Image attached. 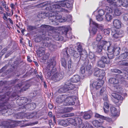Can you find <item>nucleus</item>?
<instances>
[{"label":"nucleus","mask_w":128,"mask_h":128,"mask_svg":"<svg viewBox=\"0 0 128 128\" xmlns=\"http://www.w3.org/2000/svg\"><path fill=\"white\" fill-rule=\"evenodd\" d=\"M59 12L55 13L54 11H50L46 13H42L41 17L43 18L49 16V19L51 20L52 24L56 25L58 24V22H63L66 21L70 22L72 20V16L68 15L66 16V18L64 16H59Z\"/></svg>","instance_id":"f257e3e1"},{"label":"nucleus","mask_w":128,"mask_h":128,"mask_svg":"<svg viewBox=\"0 0 128 128\" xmlns=\"http://www.w3.org/2000/svg\"><path fill=\"white\" fill-rule=\"evenodd\" d=\"M58 1V3L54 4L50 6V8L51 10L50 11H54L55 13H60V12L65 11L64 9L62 8L61 6L68 8H70L72 6V4H70L66 1Z\"/></svg>","instance_id":"f03ea898"},{"label":"nucleus","mask_w":128,"mask_h":128,"mask_svg":"<svg viewBox=\"0 0 128 128\" xmlns=\"http://www.w3.org/2000/svg\"><path fill=\"white\" fill-rule=\"evenodd\" d=\"M74 96L68 97L66 95H62L57 98L56 102L59 104L64 102V104L65 105H74L75 103L74 101L76 100Z\"/></svg>","instance_id":"7ed1b4c3"},{"label":"nucleus","mask_w":128,"mask_h":128,"mask_svg":"<svg viewBox=\"0 0 128 128\" xmlns=\"http://www.w3.org/2000/svg\"><path fill=\"white\" fill-rule=\"evenodd\" d=\"M40 31L42 33V34H40L41 38L43 40H49L50 38L49 36L52 35V32L51 30L52 29V27L49 26L47 25H42L40 27Z\"/></svg>","instance_id":"20e7f679"},{"label":"nucleus","mask_w":128,"mask_h":128,"mask_svg":"<svg viewBox=\"0 0 128 128\" xmlns=\"http://www.w3.org/2000/svg\"><path fill=\"white\" fill-rule=\"evenodd\" d=\"M89 22L90 27L89 31L90 35L93 36L97 32L98 30L97 28L101 29L102 28V25L98 24L94 21L91 18H90Z\"/></svg>","instance_id":"39448f33"},{"label":"nucleus","mask_w":128,"mask_h":128,"mask_svg":"<svg viewBox=\"0 0 128 128\" xmlns=\"http://www.w3.org/2000/svg\"><path fill=\"white\" fill-rule=\"evenodd\" d=\"M50 62H48L47 67V69L44 72V74L46 75L48 78L50 77L52 73H53L56 70V68L55 67L56 64V61L53 59H51Z\"/></svg>","instance_id":"423d86ee"},{"label":"nucleus","mask_w":128,"mask_h":128,"mask_svg":"<svg viewBox=\"0 0 128 128\" xmlns=\"http://www.w3.org/2000/svg\"><path fill=\"white\" fill-rule=\"evenodd\" d=\"M109 82L113 85L114 92H118L121 90L122 88L120 86V79L118 77L111 78L109 79Z\"/></svg>","instance_id":"0eeeda50"},{"label":"nucleus","mask_w":128,"mask_h":128,"mask_svg":"<svg viewBox=\"0 0 128 128\" xmlns=\"http://www.w3.org/2000/svg\"><path fill=\"white\" fill-rule=\"evenodd\" d=\"M104 83L103 80H99L95 81L90 85V87L92 97L94 98V95L93 94V90L95 91L100 88Z\"/></svg>","instance_id":"6e6552de"},{"label":"nucleus","mask_w":128,"mask_h":128,"mask_svg":"<svg viewBox=\"0 0 128 128\" xmlns=\"http://www.w3.org/2000/svg\"><path fill=\"white\" fill-rule=\"evenodd\" d=\"M124 32L122 30H118L116 31L114 33L112 34V38L114 42H118L120 40L121 38L124 35Z\"/></svg>","instance_id":"1a4fd4ad"},{"label":"nucleus","mask_w":128,"mask_h":128,"mask_svg":"<svg viewBox=\"0 0 128 128\" xmlns=\"http://www.w3.org/2000/svg\"><path fill=\"white\" fill-rule=\"evenodd\" d=\"M67 48H66L65 49L64 56H66V57L68 59L67 60H69L68 62V72L70 74H72L75 72L76 69L75 66L71 64V59L69 57V56L68 54L67 50Z\"/></svg>","instance_id":"9d476101"},{"label":"nucleus","mask_w":128,"mask_h":128,"mask_svg":"<svg viewBox=\"0 0 128 128\" xmlns=\"http://www.w3.org/2000/svg\"><path fill=\"white\" fill-rule=\"evenodd\" d=\"M105 10V12L106 13L105 16V19L107 21L110 22L113 18L112 10L109 7L106 6Z\"/></svg>","instance_id":"9b49d317"},{"label":"nucleus","mask_w":128,"mask_h":128,"mask_svg":"<svg viewBox=\"0 0 128 128\" xmlns=\"http://www.w3.org/2000/svg\"><path fill=\"white\" fill-rule=\"evenodd\" d=\"M102 44H105L104 50H107L109 53H113L114 47L111 45V44L110 42L103 41L101 42Z\"/></svg>","instance_id":"f8f14e48"},{"label":"nucleus","mask_w":128,"mask_h":128,"mask_svg":"<svg viewBox=\"0 0 128 128\" xmlns=\"http://www.w3.org/2000/svg\"><path fill=\"white\" fill-rule=\"evenodd\" d=\"M69 124H71L76 126L82 123V120L79 118H75L74 119L68 118Z\"/></svg>","instance_id":"ddd939ff"},{"label":"nucleus","mask_w":128,"mask_h":128,"mask_svg":"<svg viewBox=\"0 0 128 128\" xmlns=\"http://www.w3.org/2000/svg\"><path fill=\"white\" fill-rule=\"evenodd\" d=\"M63 77V75L60 73H56L52 76L51 78L52 80L55 82L60 80Z\"/></svg>","instance_id":"4468645a"},{"label":"nucleus","mask_w":128,"mask_h":128,"mask_svg":"<svg viewBox=\"0 0 128 128\" xmlns=\"http://www.w3.org/2000/svg\"><path fill=\"white\" fill-rule=\"evenodd\" d=\"M77 51L79 53V54H78L77 52L75 51L74 52V56L76 58H77L79 56H80L81 57L82 55L83 54L82 53V49L81 45L80 44L78 46L77 48Z\"/></svg>","instance_id":"2eb2a0df"},{"label":"nucleus","mask_w":128,"mask_h":128,"mask_svg":"<svg viewBox=\"0 0 128 128\" xmlns=\"http://www.w3.org/2000/svg\"><path fill=\"white\" fill-rule=\"evenodd\" d=\"M111 96L112 98H114L117 100L116 102L117 103L120 102V103H121L122 102L121 100L123 99V98L121 96L115 93H112Z\"/></svg>","instance_id":"dca6fc26"},{"label":"nucleus","mask_w":128,"mask_h":128,"mask_svg":"<svg viewBox=\"0 0 128 128\" xmlns=\"http://www.w3.org/2000/svg\"><path fill=\"white\" fill-rule=\"evenodd\" d=\"M111 115L113 116L118 117L119 115L117 109L114 106H111L110 108Z\"/></svg>","instance_id":"f3484780"},{"label":"nucleus","mask_w":128,"mask_h":128,"mask_svg":"<svg viewBox=\"0 0 128 128\" xmlns=\"http://www.w3.org/2000/svg\"><path fill=\"white\" fill-rule=\"evenodd\" d=\"M65 85L66 86V88L67 89V91L72 90H77L78 89V86L76 85H75L74 84L70 83L69 84H65Z\"/></svg>","instance_id":"a211bd4d"},{"label":"nucleus","mask_w":128,"mask_h":128,"mask_svg":"<svg viewBox=\"0 0 128 128\" xmlns=\"http://www.w3.org/2000/svg\"><path fill=\"white\" fill-rule=\"evenodd\" d=\"M114 26L117 28H121L122 24V23L121 21L118 20H114L113 22Z\"/></svg>","instance_id":"6ab92c4d"},{"label":"nucleus","mask_w":128,"mask_h":128,"mask_svg":"<svg viewBox=\"0 0 128 128\" xmlns=\"http://www.w3.org/2000/svg\"><path fill=\"white\" fill-rule=\"evenodd\" d=\"M80 78L78 75L74 76L70 79L71 82H73L76 83L79 82L80 80Z\"/></svg>","instance_id":"aec40b11"},{"label":"nucleus","mask_w":128,"mask_h":128,"mask_svg":"<svg viewBox=\"0 0 128 128\" xmlns=\"http://www.w3.org/2000/svg\"><path fill=\"white\" fill-rule=\"evenodd\" d=\"M70 28V27L69 26H62V32L65 34H66L67 37L68 38H69L70 37L69 36H68V34H67V32Z\"/></svg>","instance_id":"412c9836"},{"label":"nucleus","mask_w":128,"mask_h":128,"mask_svg":"<svg viewBox=\"0 0 128 128\" xmlns=\"http://www.w3.org/2000/svg\"><path fill=\"white\" fill-rule=\"evenodd\" d=\"M126 2V1L124 0L123 1L122 0H119L115 2V5H114V6L118 7L122 6L124 7L125 5V3Z\"/></svg>","instance_id":"4be33fe9"},{"label":"nucleus","mask_w":128,"mask_h":128,"mask_svg":"<svg viewBox=\"0 0 128 128\" xmlns=\"http://www.w3.org/2000/svg\"><path fill=\"white\" fill-rule=\"evenodd\" d=\"M106 6L105 7L104 9V10L102 9H98L94 11L93 13V14L94 15H96V14L98 12V15H100L101 16H103L105 13V8Z\"/></svg>","instance_id":"5701e85b"},{"label":"nucleus","mask_w":128,"mask_h":128,"mask_svg":"<svg viewBox=\"0 0 128 128\" xmlns=\"http://www.w3.org/2000/svg\"><path fill=\"white\" fill-rule=\"evenodd\" d=\"M37 53L39 57H41L43 56H44L45 55H44L45 51L44 48H40L37 50Z\"/></svg>","instance_id":"b1692460"},{"label":"nucleus","mask_w":128,"mask_h":128,"mask_svg":"<svg viewBox=\"0 0 128 128\" xmlns=\"http://www.w3.org/2000/svg\"><path fill=\"white\" fill-rule=\"evenodd\" d=\"M103 41H105L104 40H101L98 42V45L97 46L96 51L98 53L101 52L102 50L103 46H105V44H102L101 42Z\"/></svg>","instance_id":"393cba45"},{"label":"nucleus","mask_w":128,"mask_h":128,"mask_svg":"<svg viewBox=\"0 0 128 128\" xmlns=\"http://www.w3.org/2000/svg\"><path fill=\"white\" fill-rule=\"evenodd\" d=\"M89 58L92 62H94L96 61V56L94 54V53L90 52L89 53Z\"/></svg>","instance_id":"a878e982"},{"label":"nucleus","mask_w":128,"mask_h":128,"mask_svg":"<svg viewBox=\"0 0 128 128\" xmlns=\"http://www.w3.org/2000/svg\"><path fill=\"white\" fill-rule=\"evenodd\" d=\"M59 124L64 126H66L69 125L68 119L65 120H60L58 122Z\"/></svg>","instance_id":"bb28decb"},{"label":"nucleus","mask_w":128,"mask_h":128,"mask_svg":"<svg viewBox=\"0 0 128 128\" xmlns=\"http://www.w3.org/2000/svg\"><path fill=\"white\" fill-rule=\"evenodd\" d=\"M103 122V121L100 122L98 120H95L92 122V123L95 126L98 128L100 126H101Z\"/></svg>","instance_id":"cd10ccee"},{"label":"nucleus","mask_w":128,"mask_h":128,"mask_svg":"<svg viewBox=\"0 0 128 128\" xmlns=\"http://www.w3.org/2000/svg\"><path fill=\"white\" fill-rule=\"evenodd\" d=\"M44 46L45 47L49 46L51 50H53V49H55L56 48V46L54 44H52V43H50L49 44L48 43L45 42L44 44Z\"/></svg>","instance_id":"c85d7f7f"},{"label":"nucleus","mask_w":128,"mask_h":128,"mask_svg":"<svg viewBox=\"0 0 128 128\" xmlns=\"http://www.w3.org/2000/svg\"><path fill=\"white\" fill-rule=\"evenodd\" d=\"M66 86L65 84L62 87L60 88L58 90V92L60 93L65 92L67 91L66 88Z\"/></svg>","instance_id":"c756f323"},{"label":"nucleus","mask_w":128,"mask_h":128,"mask_svg":"<svg viewBox=\"0 0 128 128\" xmlns=\"http://www.w3.org/2000/svg\"><path fill=\"white\" fill-rule=\"evenodd\" d=\"M97 65L99 67L104 68L105 66V64L102 60L100 59L97 62Z\"/></svg>","instance_id":"7c9ffc66"},{"label":"nucleus","mask_w":128,"mask_h":128,"mask_svg":"<svg viewBox=\"0 0 128 128\" xmlns=\"http://www.w3.org/2000/svg\"><path fill=\"white\" fill-rule=\"evenodd\" d=\"M100 59L104 62L105 64H108L110 63V60L106 57L102 56L100 58Z\"/></svg>","instance_id":"2f4dec72"},{"label":"nucleus","mask_w":128,"mask_h":128,"mask_svg":"<svg viewBox=\"0 0 128 128\" xmlns=\"http://www.w3.org/2000/svg\"><path fill=\"white\" fill-rule=\"evenodd\" d=\"M91 117V115L89 112H86L84 113L83 118L85 120L90 119Z\"/></svg>","instance_id":"473e14b6"},{"label":"nucleus","mask_w":128,"mask_h":128,"mask_svg":"<svg viewBox=\"0 0 128 128\" xmlns=\"http://www.w3.org/2000/svg\"><path fill=\"white\" fill-rule=\"evenodd\" d=\"M121 14L120 10L118 8H116L114 10V14H113L114 16H119Z\"/></svg>","instance_id":"72a5a7b5"},{"label":"nucleus","mask_w":128,"mask_h":128,"mask_svg":"<svg viewBox=\"0 0 128 128\" xmlns=\"http://www.w3.org/2000/svg\"><path fill=\"white\" fill-rule=\"evenodd\" d=\"M120 58L122 60V59H127L128 58V52H125L124 53L122 54L120 56Z\"/></svg>","instance_id":"f704fd0d"},{"label":"nucleus","mask_w":128,"mask_h":128,"mask_svg":"<svg viewBox=\"0 0 128 128\" xmlns=\"http://www.w3.org/2000/svg\"><path fill=\"white\" fill-rule=\"evenodd\" d=\"M120 51V48L119 47L114 48V55L117 56L118 55Z\"/></svg>","instance_id":"c9c22d12"},{"label":"nucleus","mask_w":128,"mask_h":128,"mask_svg":"<svg viewBox=\"0 0 128 128\" xmlns=\"http://www.w3.org/2000/svg\"><path fill=\"white\" fill-rule=\"evenodd\" d=\"M100 69L97 68H96L94 69V76L99 77V71H100Z\"/></svg>","instance_id":"e433bc0d"},{"label":"nucleus","mask_w":128,"mask_h":128,"mask_svg":"<svg viewBox=\"0 0 128 128\" xmlns=\"http://www.w3.org/2000/svg\"><path fill=\"white\" fill-rule=\"evenodd\" d=\"M99 72V77H100L101 79L103 78L104 76L105 75V73L104 70H100Z\"/></svg>","instance_id":"4c0bfd02"},{"label":"nucleus","mask_w":128,"mask_h":128,"mask_svg":"<svg viewBox=\"0 0 128 128\" xmlns=\"http://www.w3.org/2000/svg\"><path fill=\"white\" fill-rule=\"evenodd\" d=\"M66 58H62L61 60V63L62 66L64 67H66Z\"/></svg>","instance_id":"58836bf2"},{"label":"nucleus","mask_w":128,"mask_h":128,"mask_svg":"<svg viewBox=\"0 0 128 128\" xmlns=\"http://www.w3.org/2000/svg\"><path fill=\"white\" fill-rule=\"evenodd\" d=\"M106 94H107V92L106 88H102L100 91V94L102 96L103 95Z\"/></svg>","instance_id":"ea45409f"},{"label":"nucleus","mask_w":128,"mask_h":128,"mask_svg":"<svg viewBox=\"0 0 128 128\" xmlns=\"http://www.w3.org/2000/svg\"><path fill=\"white\" fill-rule=\"evenodd\" d=\"M52 37L54 38L56 40H63V38L62 37H61V38H60L59 36L58 35H53Z\"/></svg>","instance_id":"a19ab883"},{"label":"nucleus","mask_w":128,"mask_h":128,"mask_svg":"<svg viewBox=\"0 0 128 128\" xmlns=\"http://www.w3.org/2000/svg\"><path fill=\"white\" fill-rule=\"evenodd\" d=\"M110 29H106L104 30L103 33L106 35H108L110 34Z\"/></svg>","instance_id":"79ce46f5"},{"label":"nucleus","mask_w":128,"mask_h":128,"mask_svg":"<svg viewBox=\"0 0 128 128\" xmlns=\"http://www.w3.org/2000/svg\"><path fill=\"white\" fill-rule=\"evenodd\" d=\"M106 2L107 4L109 6H114L115 5V2L112 0H106Z\"/></svg>","instance_id":"37998d69"},{"label":"nucleus","mask_w":128,"mask_h":128,"mask_svg":"<svg viewBox=\"0 0 128 128\" xmlns=\"http://www.w3.org/2000/svg\"><path fill=\"white\" fill-rule=\"evenodd\" d=\"M112 72H115L120 74L122 73V72L120 70L117 69H112L111 70Z\"/></svg>","instance_id":"c03bdc74"},{"label":"nucleus","mask_w":128,"mask_h":128,"mask_svg":"<svg viewBox=\"0 0 128 128\" xmlns=\"http://www.w3.org/2000/svg\"><path fill=\"white\" fill-rule=\"evenodd\" d=\"M36 114V113H32L29 115L27 116L26 117L28 119H30L32 118H35V116L34 115Z\"/></svg>","instance_id":"a18cd8bd"},{"label":"nucleus","mask_w":128,"mask_h":128,"mask_svg":"<svg viewBox=\"0 0 128 128\" xmlns=\"http://www.w3.org/2000/svg\"><path fill=\"white\" fill-rule=\"evenodd\" d=\"M96 19L98 21H102L103 19V16H101L100 15H98L96 16Z\"/></svg>","instance_id":"49530a36"},{"label":"nucleus","mask_w":128,"mask_h":128,"mask_svg":"<svg viewBox=\"0 0 128 128\" xmlns=\"http://www.w3.org/2000/svg\"><path fill=\"white\" fill-rule=\"evenodd\" d=\"M85 72V68L84 66H82L80 70V73L82 74H84Z\"/></svg>","instance_id":"de8ad7c7"},{"label":"nucleus","mask_w":128,"mask_h":128,"mask_svg":"<svg viewBox=\"0 0 128 128\" xmlns=\"http://www.w3.org/2000/svg\"><path fill=\"white\" fill-rule=\"evenodd\" d=\"M103 117V118L102 120H105L109 122H112V120L111 118H110L108 117H104V116H102V117Z\"/></svg>","instance_id":"09e8293b"},{"label":"nucleus","mask_w":128,"mask_h":128,"mask_svg":"<svg viewBox=\"0 0 128 128\" xmlns=\"http://www.w3.org/2000/svg\"><path fill=\"white\" fill-rule=\"evenodd\" d=\"M102 38V36L100 34H97V36L96 38V41L98 42H100L101 39Z\"/></svg>","instance_id":"8fccbe9b"},{"label":"nucleus","mask_w":128,"mask_h":128,"mask_svg":"<svg viewBox=\"0 0 128 128\" xmlns=\"http://www.w3.org/2000/svg\"><path fill=\"white\" fill-rule=\"evenodd\" d=\"M115 56L114 53H109L108 54V59H112L113 58L114 56Z\"/></svg>","instance_id":"3c124183"},{"label":"nucleus","mask_w":128,"mask_h":128,"mask_svg":"<svg viewBox=\"0 0 128 128\" xmlns=\"http://www.w3.org/2000/svg\"><path fill=\"white\" fill-rule=\"evenodd\" d=\"M102 96L103 99L104 100V102H108V97L107 96V94H104V95H103Z\"/></svg>","instance_id":"603ef678"},{"label":"nucleus","mask_w":128,"mask_h":128,"mask_svg":"<svg viewBox=\"0 0 128 128\" xmlns=\"http://www.w3.org/2000/svg\"><path fill=\"white\" fill-rule=\"evenodd\" d=\"M108 102H108H105L104 104V108H107V109H108L109 108Z\"/></svg>","instance_id":"864d4df0"},{"label":"nucleus","mask_w":128,"mask_h":128,"mask_svg":"<svg viewBox=\"0 0 128 128\" xmlns=\"http://www.w3.org/2000/svg\"><path fill=\"white\" fill-rule=\"evenodd\" d=\"M71 109L69 108H65L64 109V112H69L71 111Z\"/></svg>","instance_id":"5fc2aeb1"},{"label":"nucleus","mask_w":128,"mask_h":128,"mask_svg":"<svg viewBox=\"0 0 128 128\" xmlns=\"http://www.w3.org/2000/svg\"><path fill=\"white\" fill-rule=\"evenodd\" d=\"M73 115V114H63L62 116V118L68 117L69 116H72Z\"/></svg>","instance_id":"6e6d98bb"},{"label":"nucleus","mask_w":128,"mask_h":128,"mask_svg":"<svg viewBox=\"0 0 128 128\" xmlns=\"http://www.w3.org/2000/svg\"><path fill=\"white\" fill-rule=\"evenodd\" d=\"M77 127H78L79 128H86L85 125L82 123H82L80 124H79V125L77 126Z\"/></svg>","instance_id":"4d7b16f0"},{"label":"nucleus","mask_w":128,"mask_h":128,"mask_svg":"<svg viewBox=\"0 0 128 128\" xmlns=\"http://www.w3.org/2000/svg\"><path fill=\"white\" fill-rule=\"evenodd\" d=\"M37 94V92L36 91H34L30 94V96L31 97H34L36 96Z\"/></svg>","instance_id":"13d9d810"},{"label":"nucleus","mask_w":128,"mask_h":128,"mask_svg":"<svg viewBox=\"0 0 128 128\" xmlns=\"http://www.w3.org/2000/svg\"><path fill=\"white\" fill-rule=\"evenodd\" d=\"M3 16L2 17L3 19L4 20L7 21L8 20V19L7 18L8 16H7V15L6 14H5L4 13L3 14Z\"/></svg>","instance_id":"bf43d9fd"},{"label":"nucleus","mask_w":128,"mask_h":128,"mask_svg":"<svg viewBox=\"0 0 128 128\" xmlns=\"http://www.w3.org/2000/svg\"><path fill=\"white\" fill-rule=\"evenodd\" d=\"M121 64L124 66H128V62H126L125 60H123L120 61Z\"/></svg>","instance_id":"052dcab7"},{"label":"nucleus","mask_w":128,"mask_h":128,"mask_svg":"<svg viewBox=\"0 0 128 128\" xmlns=\"http://www.w3.org/2000/svg\"><path fill=\"white\" fill-rule=\"evenodd\" d=\"M95 116L97 118H100L101 119H103V117H102V116H103L100 115L99 114L97 113H96L95 114Z\"/></svg>","instance_id":"680f3d73"},{"label":"nucleus","mask_w":128,"mask_h":128,"mask_svg":"<svg viewBox=\"0 0 128 128\" xmlns=\"http://www.w3.org/2000/svg\"><path fill=\"white\" fill-rule=\"evenodd\" d=\"M124 19L127 20H128V13L125 14L124 16Z\"/></svg>","instance_id":"e2e57ef3"},{"label":"nucleus","mask_w":128,"mask_h":128,"mask_svg":"<svg viewBox=\"0 0 128 128\" xmlns=\"http://www.w3.org/2000/svg\"><path fill=\"white\" fill-rule=\"evenodd\" d=\"M125 4V5L124 6V7L126 8V9L127 10H128V3L126 1Z\"/></svg>","instance_id":"0e129e2a"},{"label":"nucleus","mask_w":128,"mask_h":128,"mask_svg":"<svg viewBox=\"0 0 128 128\" xmlns=\"http://www.w3.org/2000/svg\"><path fill=\"white\" fill-rule=\"evenodd\" d=\"M84 125L86 127V128H89L91 126L89 124L88 122H86L85 124Z\"/></svg>","instance_id":"69168bd1"},{"label":"nucleus","mask_w":128,"mask_h":128,"mask_svg":"<svg viewBox=\"0 0 128 128\" xmlns=\"http://www.w3.org/2000/svg\"><path fill=\"white\" fill-rule=\"evenodd\" d=\"M38 38H39L38 37L37 38H35V41L36 42H40V40H41V39L40 38V39L39 40H38Z\"/></svg>","instance_id":"338daca9"},{"label":"nucleus","mask_w":128,"mask_h":128,"mask_svg":"<svg viewBox=\"0 0 128 128\" xmlns=\"http://www.w3.org/2000/svg\"><path fill=\"white\" fill-rule=\"evenodd\" d=\"M10 7L12 9H15V5L13 4H11L10 5Z\"/></svg>","instance_id":"774afa93"}]
</instances>
